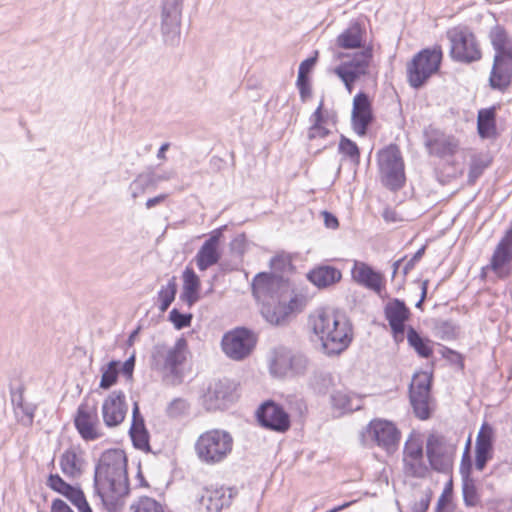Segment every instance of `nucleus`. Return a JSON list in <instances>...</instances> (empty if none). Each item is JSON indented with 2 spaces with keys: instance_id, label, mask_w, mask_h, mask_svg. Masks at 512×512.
Returning a JSON list of instances; mask_svg holds the SVG:
<instances>
[{
  "instance_id": "obj_1",
  "label": "nucleus",
  "mask_w": 512,
  "mask_h": 512,
  "mask_svg": "<svg viewBox=\"0 0 512 512\" xmlns=\"http://www.w3.org/2000/svg\"><path fill=\"white\" fill-rule=\"evenodd\" d=\"M94 492L109 512H120L129 495L127 457L121 449H108L94 470Z\"/></svg>"
},
{
  "instance_id": "obj_2",
  "label": "nucleus",
  "mask_w": 512,
  "mask_h": 512,
  "mask_svg": "<svg viewBox=\"0 0 512 512\" xmlns=\"http://www.w3.org/2000/svg\"><path fill=\"white\" fill-rule=\"evenodd\" d=\"M252 293L264 301L261 313L272 325H285L290 315L299 310L300 299L282 276L258 273L252 281Z\"/></svg>"
},
{
  "instance_id": "obj_3",
  "label": "nucleus",
  "mask_w": 512,
  "mask_h": 512,
  "mask_svg": "<svg viewBox=\"0 0 512 512\" xmlns=\"http://www.w3.org/2000/svg\"><path fill=\"white\" fill-rule=\"evenodd\" d=\"M310 325L328 356L339 355L352 342L353 328L345 314L321 310L310 318Z\"/></svg>"
},
{
  "instance_id": "obj_4",
  "label": "nucleus",
  "mask_w": 512,
  "mask_h": 512,
  "mask_svg": "<svg viewBox=\"0 0 512 512\" xmlns=\"http://www.w3.org/2000/svg\"><path fill=\"white\" fill-rule=\"evenodd\" d=\"M489 40L495 51L489 85L505 91L512 82V37L503 26L495 25L489 31Z\"/></svg>"
},
{
  "instance_id": "obj_5",
  "label": "nucleus",
  "mask_w": 512,
  "mask_h": 512,
  "mask_svg": "<svg viewBox=\"0 0 512 512\" xmlns=\"http://www.w3.org/2000/svg\"><path fill=\"white\" fill-rule=\"evenodd\" d=\"M188 343L181 337L174 346L156 344L151 353V369L162 374L163 382L179 385L183 381V365L187 360Z\"/></svg>"
},
{
  "instance_id": "obj_6",
  "label": "nucleus",
  "mask_w": 512,
  "mask_h": 512,
  "mask_svg": "<svg viewBox=\"0 0 512 512\" xmlns=\"http://www.w3.org/2000/svg\"><path fill=\"white\" fill-rule=\"evenodd\" d=\"M233 438L227 431L213 429L202 433L196 443L195 451L199 460L208 465L223 462L231 453Z\"/></svg>"
},
{
  "instance_id": "obj_7",
  "label": "nucleus",
  "mask_w": 512,
  "mask_h": 512,
  "mask_svg": "<svg viewBox=\"0 0 512 512\" xmlns=\"http://www.w3.org/2000/svg\"><path fill=\"white\" fill-rule=\"evenodd\" d=\"M379 179L381 184L390 191L396 192L403 188L406 181L405 165L401 151L395 144L381 149L377 154Z\"/></svg>"
},
{
  "instance_id": "obj_8",
  "label": "nucleus",
  "mask_w": 512,
  "mask_h": 512,
  "mask_svg": "<svg viewBox=\"0 0 512 512\" xmlns=\"http://www.w3.org/2000/svg\"><path fill=\"white\" fill-rule=\"evenodd\" d=\"M443 53L440 46L424 48L407 64V78L414 89L422 88L441 67Z\"/></svg>"
},
{
  "instance_id": "obj_9",
  "label": "nucleus",
  "mask_w": 512,
  "mask_h": 512,
  "mask_svg": "<svg viewBox=\"0 0 512 512\" xmlns=\"http://www.w3.org/2000/svg\"><path fill=\"white\" fill-rule=\"evenodd\" d=\"M450 41V57L460 63H472L479 61L482 52L475 35L465 29H453L447 32Z\"/></svg>"
},
{
  "instance_id": "obj_10",
  "label": "nucleus",
  "mask_w": 512,
  "mask_h": 512,
  "mask_svg": "<svg viewBox=\"0 0 512 512\" xmlns=\"http://www.w3.org/2000/svg\"><path fill=\"white\" fill-rule=\"evenodd\" d=\"M256 345L254 333L245 327H237L225 333L221 346L223 352L232 360L241 361L247 358Z\"/></svg>"
},
{
  "instance_id": "obj_11",
  "label": "nucleus",
  "mask_w": 512,
  "mask_h": 512,
  "mask_svg": "<svg viewBox=\"0 0 512 512\" xmlns=\"http://www.w3.org/2000/svg\"><path fill=\"white\" fill-rule=\"evenodd\" d=\"M308 366L307 357L287 348H279L270 363L272 375L280 378L304 375Z\"/></svg>"
},
{
  "instance_id": "obj_12",
  "label": "nucleus",
  "mask_w": 512,
  "mask_h": 512,
  "mask_svg": "<svg viewBox=\"0 0 512 512\" xmlns=\"http://www.w3.org/2000/svg\"><path fill=\"white\" fill-rule=\"evenodd\" d=\"M236 386L228 378L213 380L204 391L201 400L207 411L225 409L234 400Z\"/></svg>"
},
{
  "instance_id": "obj_13",
  "label": "nucleus",
  "mask_w": 512,
  "mask_h": 512,
  "mask_svg": "<svg viewBox=\"0 0 512 512\" xmlns=\"http://www.w3.org/2000/svg\"><path fill=\"white\" fill-rule=\"evenodd\" d=\"M183 0H163L161 31L164 42L174 46L180 40Z\"/></svg>"
},
{
  "instance_id": "obj_14",
  "label": "nucleus",
  "mask_w": 512,
  "mask_h": 512,
  "mask_svg": "<svg viewBox=\"0 0 512 512\" xmlns=\"http://www.w3.org/2000/svg\"><path fill=\"white\" fill-rule=\"evenodd\" d=\"M73 422L80 437L85 441H95L104 435L99 428L96 403L90 405L86 400L83 401L76 410Z\"/></svg>"
},
{
  "instance_id": "obj_15",
  "label": "nucleus",
  "mask_w": 512,
  "mask_h": 512,
  "mask_svg": "<svg viewBox=\"0 0 512 512\" xmlns=\"http://www.w3.org/2000/svg\"><path fill=\"white\" fill-rule=\"evenodd\" d=\"M259 425L268 430L285 433L290 429L291 420L285 409L273 400L263 402L256 410Z\"/></svg>"
},
{
  "instance_id": "obj_16",
  "label": "nucleus",
  "mask_w": 512,
  "mask_h": 512,
  "mask_svg": "<svg viewBox=\"0 0 512 512\" xmlns=\"http://www.w3.org/2000/svg\"><path fill=\"white\" fill-rule=\"evenodd\" d=\"M453 449L447 445L443 436L430 434L426 441V456L434 471L449 473L452 469Z\"/></svg>"
},
{
  "instance_id": "obj_17",
  "label": "nucleus",
  "mask_w": 512,
  "mask_h": 512,
  "mask_svg": "<svg viewBox=\"0 0 512 512\" xmlns=\"http://www.w3.org/2000/svg\"><path fill=\"white\" fill-rule=\"evenodd\" d=\"M367 431L375 443L388 453H393L398 448L401 433L392 422L373 420L369 423Z\"/></svg>"
},
{
  "instance_id": "obj_18",
  "label": "nucleus",
  "mask_w": 512,
  "mask_h": 512,
  "mask_svg": "<svg viewBox=\"0 0 512 512\" xmlns=\"http://www.w3.org/2000/svg\"><path fill=\"white\" fill-rule=\"evenodd\" d=\"M512 262V224L497 244L488 266L500 278H506L511 272Z\"/></svg>"
},
{
  "instance_id": "obj_19",
  "label": "nucleus",
  "mask_w": 512,
  "mask_h": 512,
  "mask_svg": "<svg viewBox=\"0 0 512 512\" xmlns=\"http://www.w3.org/2000/svg\"><path fill=\"white\" fill-rule=\"evenodd\" d=\"M373 120L374 115L371 100L367 93L360 91L353 99L351 116L353 130L359 136H365Z\"/></svg>"
},
{
  "instance_id": "obj_20",
  "label": "nucleus",
  "mask_w": 512,
  "mask_h": 512,
  "mask_svg": "<svg viewBox=\"0 0 512 512\" xmlns=\"http://www.w3.org/2000/svg\"><path fill=\"white\" fill-rule=\"evenodd\" d=\"M232 490L224 487H205L197 499L199 512H221L232 502Z\"/></svg>"
},
{
  "instance_id": "obj_21",
  "label": "nucleus",
  "mask_w": 512,
  "mask_h": 512,
  "mask_svg": "<svg viewBox=\"0 0 512 512\" xmlns=\"http://www.w3.org/2000/svg\"><path fill=\"white\" fill-rule=\"evenodd\" d=\"M47 486L68 499L79 512H92L82 489L67 483L59 474H50Z\"/></svg>"
},
{
  "instance_id": "obj_22",
  "label": "nucleus",
  "mask_w": 512,
  "mask_h": 512,
  "mask_svg": "<svg viewBox=\"0 0 512 512\" xmlns=\"http://www.w3.org/2000/svg\"><path fill=\"white\" fill-rule=\"evenodd\" d=\"M126 397L122 390H115L103 401L102 417L107 427H117L125 419L127 413Z\"/></svg>"
},
{
  "instance_id": "obj_23",
  "label": "nucleus",
  "mask_w": 512,
  "mask_h": 512,
  "mask_svg": "<svg viewBox=\"0 0 512 512\" xmlns=\"http://www.w3.org/2000/svg\"><path fill=\"white\" fill-rule=\"evenodd\" d=\"M372 49L365 48L359 55L349 62H343L334 69V73L342 80L344 84L356 82L361 76L367 73L370 60L372 59Z\"/></svg>"
},
{
  "instance_id": "obj_24",
  "label": "nucleus",
  "mask_w": 512,
  "mask_h": 512,
  "mask_svg": "<svg viewBox=\"0 0 512 512\" xmlns=\"http://www.w3.org/2000/svg\"><path fill=\"white\" fill-rule=\"evenodd\" d=\"M425 146L429 154L439 158L453 156L459 147L458 140L452 135H446L436 129L425 131Z\"/></svg>"
},
{
  "instance_id": "obj_25",
  "label": "nucleus",
  "mask_w": 512,
  "mask_h": 512,
  "mask_svg": "<svg viewBox=\"0 0 512 512\" xmlns=\"http://www.w3.org/2000/svg\"><path fill=\"white\" fill-rule=\"evenodd\" d=\"M351 275L356 283L376 293L384 288V275L365 262L355 261Z\"/></svg>"
},
{
  "instance_id": "obj_26",
  "label": "nucleus",
  "mask_w": 512,
  "mask_h": 512,
  "mask_svg": "<svg viewBox=\"0 0 512 512\" xmlns=\"http://www.w3.org/2000/svg\"><path fill=\"white\" fill-rule=\"evenodd\" d=\"M222 227L215 231L207 240L204 241L195 256V262L200 271H205L211 266L217 264L221 258L219 244L222 237Z\"/></svg>"
},
{
  "instance_id": "obj_27",
  "label": "nucleus",
  "mask_w": 512,
  "mask_h": 512,
  "mask_svg": "<svg viewBox=\"0 0 512 512\" xmlns=\"http://www.w3.org/2000/svg\"><path fill=\"white\" fill-rule=\"evenodd\" d=\"M493 429L484 423L477 435L475 444V468L483 471L487 463L493 458Z\"/></svg>"
},
{
  "instance_id": "obj_28",
  "label": "nucleus",
  "mask_w": 512,
  "mask_h": 512,
  "mask_svg": "<svg viewBox=\"0 0 512 512\" xmlns=\"http://www.w3.org/2000/svg\"><path fill=\"white\" fill-rule=\"evenodd\" d=\"M129 436L136 449L142 450L146 453L151 452L149 432L145 426V421L137 402L133 404L132 423L129 429Z\"/></svg>"
},
{
  "instance_id": "obj_29",
  "label": "nucleus",
  "mask_w": 512,
  "mask_h": 512,
  "mask_svg": "<svg viewBox=\"0 0 512 512\" xmlns=\"http://www.w3.org/2000/svg\"><path fill=\"white\" fill-rule=\"evenodd\" d=\"M341 278V271L331 265H318L307 274V279L320 289L327 288L338 283Z\"/></svg>"
},
{
  "instance_id": "obj_30",
  "label": "nucleus",
  "mask_w": 512,
  "mask_h": 512,
  "mask_svg": "<svg viewBox=\"0 0 512 512\" xmlns=\"http://www.w3.org/2000/svg\"><path fill=\"white\" fill-rule=\"evenodd\" d=\"M80 446H70L60 457V467L67 477H77L82 474L84 459Z\"/></svg>"
},
{
  "instance_id": "obj_31",
  "label": "nucleus",
  "mask_w": 512,
  "mask_h": 512,
  "mask_svg": "<svg viewBox=\"0 0 512 512\" xmlns=\"http://www.w3.org/2000/svg\"><path fill=\"white\" fill-rule=\"evenodd\" d=\"M182 278L183 288L180 294V299L186 303L189 308H191L200 300V278L190 267L185 268Z\"/></svg>"
},
{
  "instance_id": "obj_32",
  "label": "nucleus",
  "mask_w": 512,
  "mask_h": 512,
  "mask_svg": "<svg viewBox=\"0 0 512 512\" xmlns=\"http://www.w3.org/2000/svg\"><path fill=\"white\" fill-rule=\"evenodd\" d=\"M365 30L359 22H353L336 39L338 47L346 50L363 47Z\"/></svg>"
},
{
  "instance_id": "obj_33",
  "label": "nucleus",
  "mask_w": 512,
  "mask_h": 512,
  "mask_svg": "<svg viewBox=\"0 0 512 512\" xmlns=\"http://www.w3.org/2000/svg\"><path fill=\"white\" fill-rule=\"evenodd\" d=\"M477 132L482 139H495L498 136L496 127L495 107L479 110L477 116Z\"/></svg>"
},
{
  "instance_id": "obj_34",
  "label": "nucleus",
  "mask_w": 512,
  "mask_h": 512,
  "mask_svg": "<svg viewBox=\"0 0 512 512\" xmlns=\"http://www.w3.org/2000/svg\"><path fill=\"white\" fill-rule=\"evenodd\" d=\"M409 399L413 412L418 419L428 420L431 418L435 409L431 393H410Z\"/></svg>"
},
{
  "instance_id": "obj_35",
  "label": "nucleus",
  "mask_w": 512,
  "mask_h": 512,
  "mask_svg": "<svg viewBox=\"0 0 512 512\" xmlns=\"http://www.w3.org/2000/svg\"><path fill=\"white\" fill-rule=\"evenodd\" d=\"M331 405L341 413H351L361 409V400L354 394L338 390L330 395Z\"/></svg>"
},
{
  "instance_id": "obj_36",
  "label": "nucleus",
  "mask_w": 512,
  "mask_h": 512,
  "mask_svg": "<svg viewBox=\"0 0 512 512\" xmlns=\"http://www.w3.org/2000/svg\"><path fill=\"white\" fill-rule=\"evenodd\" d=\"M407 341L410 347L422 358H429L433 354L432 341L422 336L415 328L409 326L407 329Z\"/></svg>"
},
{
  "instance_id": "obj_37",
  "label": "nucleus",
  "mask_w": 512,
  "mask_h": 512,
  "mask_svg": "<svg viewBox=\"0 0 512 512\" xmlns=\"http://www.w3.org/2000/svg\"><path fill=\"white\" fill-rule=\"evenodd\" d=\"M384 314L388 322L407 321L411 315L405 302L398 298L390 300L385 305Z\"/></svg>"
},
{
  "instance_id": "obj_38",
  "label": "nucleus",
  "mask_w": 512,
  "mask_h": 512,
  "mask_svg": "<svg viewBox=\"0 0 512 512\" xmlns=\"http://www.w3.org/2000/svg\"><path fill=\"white\" fill-rule=\"evenodd\" d=\"M309 385L318 395H326L330 388L334 386V377L329 372H314L310 378Z\"/></svg>"
},
{
  "instance_id": "obj_39",
  "label": "nucleus",
  "mask_w": 512,
  "mask_h": 512,
  "mask_svg": "<svg viewBox=\"0 0 512 512\" xmlns=\"http://www.w3.org/2000/svg\"><path fill=\"white\" fill-rule=\"evenodd\" d=\"M102 376L99 387L108 390L118 381L120 373V361L112 360L101 368Z\"/></svg>"
},
{
  "instance_id": "obj_40",
  "label": "nucleus",
  "mask_w": 512,
  "mask_h": 512,
  "mask_svg": "<svg viewBox=\"0 0 512 512\" xmlns=\"http://www.w3.org/2000/svg\"><path fill=\"white\" fill-rule=\"evenodd\" d=\"M433 330L435 335L442 340H454L457 337L458 325L450 319H435Z\"/></svg>"
},
{
  "instance_id": "obj_41",
  "label": "nucleus",
  "mask_w": 512,
  "mask_h": 512,
  "mask_svg": "<svg viewBox=\"0 0 512 512\" xmlns=\"http://www.w3.org/2000/svg\"><path fill=\"white\" fill-rule=\"evenodd\" d=\"M462 495L467 507H476L480 503V495L473 477L462 479Z\"/></svg>"
},
{
  "instance_id": "obj_42",
  "label": "nucleus",
  "mask_w": 512,
  "mask_h": 512,
  "mask_svg": "<svg viewBox=\"0 0 512 512\" xmlns=\"http://www.w3.org/2000/svg\"><path fill=\"white\" fill-rule=\"evenodd\" d=\"M177 282L176 277L173 276L167 283L166 287H162L158 292V298L160 300L159 310L165 312L172 302L175 300L177 294Z\"/></svg>"
},
{
  "instance_id": "obj_43",
  "label": "nucleus",
  "mask_w": 512,
  "mask_h": 512,
  "mask_svg": "<svg viewBox=\"0 0 512 512\" xmlns=\"http://www.w3.org/2000/svg\"><path fill=\"white\" fill-rule=\"evenodd\" d=\"M432 374L427 372L416 373L413 376L412 382L409 387L410 393H431L432 389Z\"/></svg>"
},
{
  "instance_id": "obj_44",
  "label": "nucleus",
  "mask_w": 512,
  "mask_h": 512,
  "mask_svg": "<svg viewBox=\"0 0 512 512\" xmlns=\"http://www.w3.org/2000/svg\"><path fill=\"white\" fill-rule=\"evenodd\" d=\"M338 150L341 154L348 157L352 163H354L355 165L359 164L360 149L354 141H352L351 139L347 138L344 135H341Z\"/></svg>"
},
{
  "instance_id": "obj_45",
  "label": "nucleus",
  "mask_w": 512,
  "mask_h": 512,
  "mask_svg": "<svg viewBox=\"0 0 512 512\" xmlns=\"http://www.w3.org/2000/svg\"><path fill=\"white\" fill-rule=\"evenodd\" d=\"M404 469L412 477L423 478L428 473V467L423 458H403Z\"/></svg>"
},
{
  "instance_id": "obj_46",
  "label": "nucleus",
  "mask_w": 512,
  "mask_h": 512,
  "mask_svg": "<svg viewBox=\"0 0 512 512\" xmlns=\"http://www.w3.org/2000/svg\"><path fill=\"white\" fill-rule=\"evenodd\" d=\"M131 510L132 512H165L159 502L146 496L141 497L136 503H133Z\"/></svg>"
},
{
  "instance_id": "obj_47",
  "label": "nucleus",
  "mask_w": 512,
  "mask_h": 512,
  "mask_svg": "<svg viewBox=\"0 0 512 512\" xmlns=\"http://www.w3.org/2000/svg\"><path fill=\"white\" fill-rule=\"evenodd\" d=\"M190 409V405L187 400L183 398L173 399L166 408V413L170 418H179L187 415Z\"/></svg>"
},
{
  "instance_id": "obj_48",
  "label": "nucleus",
  "mask_w": 512,
  "mask_h": 512,
  "mask_svg": "<svg viewBox=\"0 0 512 512\" xmlns=\"http://www.w3.org/2000/svg\"><path fill=\"white\" fill-rule=\"evenodd\" d=\"M168 319L175 329L181 330L191 326L193 315L191 313H182L177 308H173L169 312Z\"/></svg>"
},
{
  "instance_id": "obj_49",
  "label": "nucleus",
  "mask_w": 512,
  "mask_h": 512,
  "mask_svg": "<svg viewBox=\"0 0 512 512\" xmlns=\"http://www.w3.org/2000/svg\"><path fill=\"white\" fill-rule=\"evenodd\" d=\"M36 406L32 403H23V405L17 407L18 422L23 426L30 427L34 421Z\"/></svg>"
},
{
  "instance_id": "obj_50",
  "label": "nucleus",
  "mask_w": 512,
  "mask_h": 512,
  "mask_svg": "<svg viewBox=\"0 0 512 512\" xmlns=\"http://www.w3.org/2000/svg\"><path fill=\"white\" fill-rule=\"evenodd\" d=\"M424 451L422 444L417 440L410 438L405 442L403 458H423Z\"/></svg>"
},
{
  "instance_id": "obj_51",
  "label": "nucleus",
  "mask_w": 512,
  "mask_h": 512,
  "mask_svg": "<svg viewBox=\"0 0 512 512\" xmlns=\"http://www.w3.org/2000/svg\"><path fill=\"white\" fill-rule=\"evenodd\" d=\"M453 491V480L451 478L445 484L442 494L438 499L436 512H444L448 508V506L452 503Z\"/></svg>"
},
{
  "instance_id": "obj_52",
  "label": "nucleus",
  "mask_w": 512,
  "mask_h": 512,
  "mask_svg": "<svg viewBox=\"0 0 512 512\" xmlns=\"http://www.w3.org/2000/svg\"><path fill=\"white\" fill-rule=\"evenodd\" d=\"M249 247V241L245 233H240L235 236L230 242V251L233 255L243 257Z\"/></svg>"
},
{
  "instance_id": "obj_53",
  "label": "nucleus",
  "mask_w": 512,
  "mask_h": 512,
  "mask_svg": "<svg viewBox=\"0 0 512 512\" xmlns=\"http://www.w3.org/2000/svg\"><path fill=\"white\" fill-rule=\"evenodd\" d=\"M469 445H470V439H468V441L466 443V447L464 449L461 463H460L459 472L461 475V479L472 478L473 463H472V458H471V455L469 452Z\"/></svg>"
},
{
  "instance_id": "obj_54",
  "label": "nucleus",
  "mask_w": 512,
  "mask_h": 512,
  "mask_svg": "<svg viewBox=\"0 0 512 512\" xmlns=\"http://www.w3.org/2000/svg\"><path fill=\"white\" fill-rule=\"evenodd\" d=\"M489 161L479 159H473L468 172V180L470 183H474L484 172L485 168L488 166Z\"/></svg>"
},
{
  "instance_id": "obj_55",
  "label": "nucleus",
  "mask_w": 512,
  "mask_h": 512,
  "mask_svg": "<svg viewBox=\"0 0 512 512\" xmlns=\"http://www.w3.org/2000/svg\"><path fill=\"white\" fill-rule=\"evenodd\" d=\"M296 87L299 90L301 101L306 102L312 95L310 76L297 75Z\"/></svg>"
},
{
  "instance_id": "obj_56",
  "label": "nucleus",
  "mask_w": 512,
  "mask_h": 512,
  "mask_svg": "<svg viewBox=\"0 0 512 512\" xmlns=\"http://www.w3.org/2000/svg\"><path fill=\"white\" fill-rule=\"evenodd\" d=\"M145 191L150 188H156L155 183V172L152 170L145 171L140 173L135 179H134Z\"/></svg>"
},
{
  "instance_id": "obj_57",
  "label": "nucleus",
  "mask_w": 512,
  "mask_h": 512,
  "mask_svg": "<svg viewBox=\"0 0 512 512\" xmlns=\"http://www.w3.org/2000/svg\"><path fill=\"white\" fill-rule=\"evenodd\" d=\"M331 131L324 127V125L311 124L308 129L307 138L310 141L316 139H325L330 135Z\"/></svg>"
},
{
  "instance_id": "obj_58",
  "label": "nucleus",
  "mask_w": 512,
  "mask_h": 512,
  "mask_svg": "<svg viewBox=\"0 0 512 512\" xmlns=\"http://www.w3.org/2000/svg\"><path fill=\"white\" fill-rule=\"evenodd\" d=\"M432 497L431 489H426L424 495L419 501H416L411 506L412 512H427Z\"/></svg>"
},
{
  "instance_id": "obj_59",
  "label": "nucleus",
  "mask_w": 512,
  "mask_h": 512,
  "mask_svg": "<svg viewBox=\"0 0 512 512\" xmlns=\"http://www.w3.org/2000/svg\"><path fill=\"white\" fill-rule=\"evenodd\" d=\"M11 402L14 407L15 415L18 416L17 407L23 405L24 402V386L19 385L18 387L10 388Z\"/></svg>"
},
{
  "instance_id": "obj_60",
  "label": "nucleus",
  "mask_w": 512,
  "mask_h": 512,
  "mask_svg": "<svg viewBox=\"0 0 512 512\" xmlns=\"http://www.w3.org/2000/svg\"><path fill=\"white\" fill-rule=\"evenodd\" d=\"M317 55L318 52L316 51L315 56L309 57L300 63L298 68V75L302 74V76H309L317 62Z\"/></svg>"
},
{
  "instance_id": "obj_61",
  "label": "nucleus",
  "mask_w": 512,
  "mask_h": 512,
  "mask_svg": "<svg viewBox=\"0 0 512 512\" xmlns=\"http://www.w3.org/2000/svg\"><path fill=\"white\" fill-rule=\"evenodd\" d=\"M425 246H422L420 249H418L415 254L405 262V265L403 267V274L407 275L412 269H414L415 265L421 260L425 253Z\"/></svg>"
},
{
  "instance_id": "obj_62",
  "label": "nucleus",
  "mask_w": 512,
  "mask_h": 512,
  "mask_svg": "<svg viewBox=\"0 0 512 512\" xmlns=\"http://www.w3.org/2000/svg\"><path fill=\"white\" fill-rule=\"evenodd\" d=\"M135 355H131L123 364L120 363V372L127 378H133V372L135 368Z\"/></svg>"
},
{
  "instance_id": "obj_63",
  "label": "nucleus",
  "mask_w": 512,
  "mask_h": 512,
  "mask_svg": "<svg viewBox=\"0 0 512 512\" xmlns=\"http://www.w3.org/2000/svg\"><path fill=\"white\" fill-rule=\"evenodd\" d=\"M323 106H324V101L322 99L320 101L318 107L316 108V110L310 116L309 120H310L311 124L324 125V123L326 122V118L323 115Z\"/></svg>"
},
{
  "instance_id": "obj_64",
  "label": "nucleus",
  "mask_w": 512,
  "mask_h": 512,
  "mask_svg": "<svg viewBox=\"0 0 512 512\" xmlns=\"http://www.w3.org/2000/svg\"><path fill=\"white\" fill-rule=\"evenodd\" d=\"M51 512H74L62 499L56 498L52 501Z\"/></svg>"
}]
</instances>
